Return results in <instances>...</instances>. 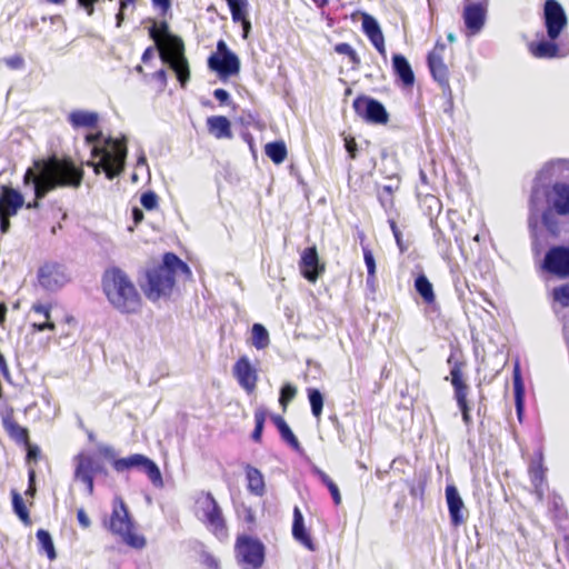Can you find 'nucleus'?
I'll use <instances>...</instances> for the list:
<instances>
[{"instance_id":"nucleus-6","label":"nucleus","mask_w":569,"mask_h":569,"mask_svg":"<svg viewBox=\"0 0 569 569\" xmlns=\"http://www.w3.org/2000/svg\"><path fill=\"white\" fill-rule=\"evenodd\" d=\"M102 525L127 547L134 550H142L147 547V538L140 532L138 523L121 496L113 497L111 512L102 520Z\"/></svg>"},{"instance_id":"nucleus-28","label":"nucleus","mask_w":569,"mask_h":569,"mask_svg":"<svg viewBox=\"0 0 569 569\" xmlns=\"http://www.w3.org/2000/svg\"><path fill=\"white\" fill-rule=\"evenodd\" d=\"M226 2L230 9L232 21L242 26V38L248 39L251 30V22L248 17V0H226Z\"/></svg>"},{"instance_id":"nucleus-58","label":"nucleus","mask_w":569,"mask_h":569,"mask_svg":"<svg viewBox=\"0 0 569 569\" xmlns=\"http://www.w3.org/2000/svg\"><path fill=\"white\" fill-rule=\"evenodd\" d=\"M12 214L0 213V230L1 232H7L10 227V218Z\"/></svg>"},{"instance_id":"nucleus-53","label":"nucleus","mask_w":569,"mask_h":569,"mask_svg":"<svg viewBox=\"0 0 569 569\" xmlns=\"http://www.w3.org/2000/svg\"><path fill=\"white\" fill-rule=\"evenodd\" d=\"M3 62L12 70L22 69L24 66L22 57L18 54L3 59Z\"/></svg>"},{"instance_id":"nucleus-52","label":"nucleus","mask_w":569,"mask_h":569,"mask_svg":"<svg viewBox=\"0 0 569 569\" xmlns=\"http://www.w3.org/2000/svg\"><path fill=\"white\" fill-rule=\"evenodd\" d=\"M343 140H345V148H346L350 159H356L357 150H358L356 139L351 136H346Z\"/></svg>"},{"instance_id":"nucleus-4","label":"nucleus","mask_w":569,"mask_h":569,"mask_svg":"<svg viewBox=\"0 0 569 569\" xmlns=\"http://www.w3.org/2000/svg\"><path fill=\"white\" fill-rule=\"evenodd\" d=\"M101 289L111 307L120 313L131 315L140 311L141 295L131 278L121 268L109 267L103 271Z\"/></svg>"},{"instance_id":"nucleus-20","label":"nucleus","mask_w":569,"mask_h":569,"mask_svg":"<svg viewBox=\"0 0 569 569\" xmlns=\"http://www.w3.org/2000/svg\"><path fill=\"white\" fill-rule=\"evenodd\" d=\"M487 16L486 2H469L467 1L463 7L462 18L470 36L480 32L485 26Z\"/></svg>"},{"instance_id":"nucleus-22","label":"nucleus","mask_w":569,"mask_h":569,"mask_svg":"<svg viewBox=\"0 0 569 569\" xmlns=\"http://www.w3.org/2000/svg\"><path fill=\"white\" fill-rule=\"evenodd\" d=\"M549 210H553L559 216L569 214V184L566 182H556L547 194Z\"/></svg>"},{"instance_id":"nucleus-14","label":"nucleus","mask_w":569,"mask_h":569,"mask_svg":"<svg viewBox=\"0 0 569 569\" xmlns=\"http://www.w3.org/2000/svg\"><path fill=\"white\" fill-rule=\"evenodd\" d=\"M352 108L368 123L387 124L389 121V113L385 106L371 97L358 96L352 102Z\"/></svg>"},{"instance_id":"nucleus-27","label":"nucleus","mask_w":569,"mask_h":569,"mask_svg":"<svg viewBox=\"0 0 569 569\" xmlns=\"http://www.w3.org/2000/svg\"><path fill=\"white\" fill-rule=\"evenodd\" d=\"M292 537L309 551H315L317 549L310 532L305 526L302 512L297 506L293 508Z\"/></svg>"},{"instance_id":"nucleus-61","label":"nucleus","mask_w":569,"mask_h":569,"mask_svg":"<svg viewBox=\"0 0 569 569\" xmlns=\"http://www.w3.org/2000/svg\"><path fill=\"white\" fill-rule=\"evenodd\" d=\"M154 49H157V47H156V46H154V47H148V48L143 51L142 57H141L142 62L147 63V62H149V61L153 58V56H154Z\"/></svg>"},{"instance_id":"nucleus-64","label":"nucleus","mask_w":569,"mask_h":569,"mask_svg":"<svg viewBox=\"0 0 569 569\" xmlns=\"http://www.w3.org/2000/svg\"><path fill=\"white\" fill-rule=\"evenodd\" d=\"M153 78L158 81L166 83L167 82V71L164 69H159L153 73Z\"/></svg>"},{"instance_id":"nucleus-3","label":"nucleus","mask_w":569,"mask_h":569,"mask_svg":"<svg viewBox=\"0 0 569 569\" xmlns=\"http://www.w3.org/2000/svg\"><path fill=\"white\" fill-rule=\"evenodd\" d=\"M83 177L82 167L76 166L71 158L52 156L38 160V200L58 188H79Z\"/></svg>"},{"instance_id":"nucleus-1","label":"nucleus","mask_w":569,"mask_h":569,"mask_svg":"<svg viewBox=\"0 0 569 569\" xmlns=\"http://www.w3.org/2000/svg\"><path fill=\"white\" fill-rule=\"evenodd\" d=\"M542 19L548 39L528 43L529 53L537 59L550 60L566 57L569 53V47L557 42L569 22L563 7L557 0H546Z\"/></svg>"},{"instance_id":"nucleus-15","label":"nucleus","mask_w":569,"mask_h":569,"mask_svg":"<svg viewBox=\"0 0 569 569\" xmlns=\"http://www.w3.org/2000/svg\"><path fill=\"white\" fill-rule=\"evenodd\" d=\"M542 269L558 279H569V246L550 247L542 260Z\"/></svg>"},{"instance_id":"nucleus-39","label":"nucleus","mask_w":569,"mask_h":569,"mask_svg":"<svg viewBox=\"0 0 569 569\" xmlns=\"http://www.w3.org/2000/svg\"><path fill=\"white\" fill-rule=\"evenodd\" d=\"M12 496V507L16 515L19 517V519L26 525L31 526L32 520L29 515L28 507L21 497V495L17 490H11Z\"/></svg>"},{"instance_id":"nucleus-35","label":"nucleus","mask_w":569,"mask_h":569,"mask_svg":"<svg viewBox=\"0 0 569 569\" xmlns=\"http://www.w3.org/2000/svg\"><path fill=\"white\" fill-rule=\"evenodd\" d=\"M266 156L274 163H282L288 156V150L283 141H273L264 146Z\"/></svg>"},{"instance_id":"nucleus-2","label":"nucleus","mask_w":569,"mask_h":569,"mask_svg":"<svg viewBox=\"0 0 569 569\" xmlns=\"http://www.w3.org/2000/svg\"><path fill=\"white\" fill-rule=\"evenodd\" d=\"M101 140V131L84 137L87 144H93L92 160L87 161L86 164L91 167L96 174L103 172L109 180H112L124 171L128 154L127 139L107 137L102 146H97Z\"/></svg>"},{"instance_id":"nucleus-17","label":"nucleus","mask_w":569,"mask_h":569,"mask_svg":"<svg viewBox=\"0 0 569 569\" xmlns=\"http://www.w3.org/2000/svg\"><path fill=\"white\" fill-rule=\"evenodd\" d=\"M299 270L305 279L315 283L326 271L325 262L320 261L316 246L307 247L300 254Z\"/></svg>"},{"instance_id":"nucleus-24","label":"nucleus","mask_w":569,"mask_h":569,"mask_svg":"<svg viewBox=\"0 0 569 569\" xmlns=\"http://www.w3.org/2000/svg\"><path fill=\"white\" fill-rule=\"evenodd\" d=\"M362 30L376 50L385 58L387 54L385 37L378 21L370 14H362Z\"/></svg>"},{"instance_id":"nucleus-29","label":"nucleus","mask_w":569,"mask_h":569,"mask_svg":"<svg viewBox=\"0 0 569 569\" xmlns=\"http://www.w3.org/2000/svg\"><path fill=\"white\" fill-rule=\"evenodd\" d=\"M243 470L248 492L256 497H263L267 492V486L263 473L258 468L249 463L244 465Z\"/></svg>"},{"instance_id":"nucleus-54","label":"nucleus","mask_w":569,"mask_h":569,"mask_svg":"<svg viewBox=\"0 0 569 569\" xmlns=\"http://www.w3.org/2000/svg\"><path fill=\"white\" fill-rule=\"evenodd\" d=\"M243 520L249 526V529L256 526V513L251 507L243 508Z\"/></svg>"},{"instance_id":"nucleus-37","label":"nucleus","mask_w":569,"mask_h":569,"mask_svg":"<svg viewBox=\"0 0 569 569\" xmlns=\"http://www.w3.org/2000/svg\"><path fill=\"white\" fill-rule=\"evenodd\" d=\"M549 512L556 525L567 520L568 512L560 496L553 495L549 500Z\"/></svg>"},{"instance_id":"nucleus-9","label":"nucleus","mask_w":569,"mask_h":569,"mask_svg":"<svg viewBox=\"0 0 569 569\" xmlns=\"http://www.w3.org/2000/svg\"><path fill=\"white\" fill-rule=\"evenodd\" d=\"M196 517L219 540L228 538V525L222 509L210 491H200L194 498Z\"/></svg>"},{"instance_id":"nucleus-51","label":"nucleus","mask_w":569,"mask_h":569,"mask_svg":"<svg viewBox=\"0 0 569 569\" xmlns=\"http://www.w3.org/2000/svg\"><path fill=\"white\" fill-rule=\"evenodd\" d=\"M199 562L204 569H220L219 560L206 550L201 551Z\"/></svg>"},{"instance_id":"nucleus-34","label":"nucleus","mask_w":569,"mask_h":569,"mask_svg":"<svg viewBox=\"0 0 569 569\" xmlns=\"http://www.w3.org/2000/svg\"><path fill=\"white\" fill-rule=\"evenodd\" d=\"M415 289L427 305H433L436 302V295L432 283L429 281L426 274L421 273L416 278Z\"/></svg>"},{"instance_id":"nucleus-41","label":"nucleus","mask_w":569,"mask_h":569,"mask_svg":"<svg viewBox=\"0 0 569 569\" xmlns=\"http://www.w3.org/2000/svg\"><path fill=\"white\" fill-rule=\"evenodd\" d=\"M513 391H515V402L516 410L519 421L522 420L523 409H525V389L520 378L518 370L515 372L513 378Z\"/></svg>"},{"instance_id":"nucleus-59","label":"nucleus","mask_w":569,"mask_h":569,"mask_svg":"<svg viewBox=\"0 0 569 569\" xmlns=\"http://www.w3.org/2000/svg\"><path fill=\"white\" fill-rule=\"evenodd\" d=\"M152 4L159 8L162 12H167L171 7V0H151Z\"/></svg>"},{"instance_id":"nucleus-26","label":"nucleus","mask_w":569,"mask_h":569,"mask_svg":"<svg viewBox=\"0 0 569 569\" xmlns=\"http://www.w3.org/2000/svg\"><path fill=\"white\" fill-rule=\"evenodd\" d=\"M446 498L451 525L455 527L462 525L466 520L463 515L465 505L455 486L446 488Z\"/></svg>"},{"instance_id":"nucleus-63","label":"nucleus","mask_w":569,"mask_h":569,"mask_svg":"<svg viewBox=\"0 0 569 569\" xmlns=\"http://www.w3.org/2000/svg\"><path fill=\"white\" fill-rule=\"evenodd\" d=\"M393 237H395L396 243H397L400 252H405L407 250V246H405V243L402 241V233L396 232V234H393Z\"/></svg>"},{"instance_id":"nucleus-57","label":"nucleus","mask_w":569,"mask_h":569,"mask_svg":"<svg viewBox=\"0 0 569 569\" xmlns=\"http://www.w3.org/2000/svg\"><path fill=\"white\" fill-rule=\"evenodd\" d=\"M36 492V470L30 468L29 469V487L26 491V495L33 496Z\"/></svg>"},{"instance_id":"nucleus-8","label":"nucleus","mask_w":569,"mask_h":569,"mask_svg":"<svg viewBox=\"0 0 569 569\" xmlns=\"http://www.w3.org/2000/svg\"><path fill=\"white\" fill-rule=\"evenodd\" d=\"M447 363L450 367V376L446 380H449L452 386L453 398L461 412L463 423L470 426L472 423L471 406L468 399L470 386L467 381V359L463 351L458 347H452Z\"/></svg>"},{"instance_id":"nucleus-12","label":"nucleus","mask_w":569,"mask_h":569,"mask_svg":"<svg viewBox=\"0 0 569 569\" xmlns=\"http://www.w3.org/2000/svg\"><path fill=\"white\" fill-rule=\"evenodd\" d=\"M112 467L117 472H123L130 469L142 470L154 487H162L163 479L158 465L141 453H133L126 458L113 459Z\"/></svg>"},{"instance_id":"nucleus-5","label":"nucleus","mask_w":569,"mask_h":569,"mask_svg":"<svg viewBox=\"0 0 569 569\" xmlns=\"http://www.w3.org/2000/svg\"><path fill=\"white\" fill-rule=\"evenodd\" d=\"M149 37L156 43L161 61L170 67L180 86L184 88L190 80V68L182 39L170 32L167 21H153L149 28Z\"/></svg>"},{"instance_id":"nucleus-43","label":"nucleus","mask_w":569,"mask_h":569,"mask_svg":"<svg viewBox=\"0 0 569 569\" xmlns=\"http://www.w3.org/2000/svg\"><path fill=\"white\" fill-rule=\"evenodd\" d=\"M38 542L41 547V550L46 552L48 559L50 561L56 560L57 552L53 545V540L47 530L38 529Z\"/></svg>"},{"instance_id":"nucleus-50","label":"nucleus","mask_w":569,"mask_h":569,"mask_svg":"<svg viewBox=\"0 0 569 569\" xmlns=\"http://www.w3.org/2000/svg\"><path fill=\"white\" fill-rule=\"evenodd\" d=\"M140 202L146 210H156L159 206V197L154 191L149 190L141 194Z\"/></svg>"},{"instance_id":"nucleus-45","label":"nucleus","mask_w":569,"mask_h":569,"mask_svg":"<svg viewBox=\"0 0 569 569\" xmlns=\"http://www.w3.org/2000/svg\"><path fill=\"white\" fill-rule=\"evenodd\" d=\"M267 418V411L263 408H258L254 411V429L251 433V439L260 443L262 440V432L264 427V421Z\"/></svg>"},{"instance_id":"nucleus-30","label":"nucleus","mask_w":569,"mask_h":569,"mask_svg":"<svg viewBox=\"0 0 569 569\" xmlns=\"http://www.w3.org/2000/svg\"><path fill=\"white\" fill-rule=\"evenodd\" d=\"M392 70L395 76L405 87H412L415 83L413 70L407 58L400 53L392 56Z\"/></svg>"},{"instance_id":"nucleus-36","label":"nucleus","mask_w":569,"mask_h":569,"mask_svg":"<svg viewBox=\"0 0 569 569\" xmlns=\"http://www.w3.org/2000/svg\"><path fill=\"white\" fill-rule=\"evenodd\" d=\"M365 234L360 233V243L363 253V260L367 267V283L373 284L376 282V261L372 253V250L368 244L363 243Z\"/></svg>"},{"instance_id":"nucleus-18","label":"nucleus","mask_w":569,"mask_h":569,"mask_svg":"<svg viewBox=\"0 0 569 569\" xmlns=\"http://www.w3.org/2000/svg\"><path fill=\"white\" fill-rule=\"evenodd\" d=\"M69 280L66 268L58 262H46L38 270V281L48 290L60 289Z\"/></svg>"},{"instance_id":"nucleus-21","label":"nucleus","mask_w":569,"mask_h":569,"mask_svg":"<svg viewBox=\"0 0 569 569\" xmlns=\"http://www.w3.org/2000/svg\"><path fill=\"white\" fill-rule=\"evenodd\" d=\"M546 472L547 468L543 462V453L541 450H538L535 452V456L529 463L528 473L533 491L539 500L543 498L545 493V486L547 483Z\"/></svg>"},{"instance_id":"nucleus-47","label":"nucleus","mask_w":569,"mask_h":569,"mask_svg":"<svg viewBox=\"0 0 569 569\" xmlns=\"http://www.w3.org/2000/svg\"><path fill=\"white\" fill-rule=\"evenodd\" d=\"M555 302L559 303L562 308L569 307V283H563L555 287L551 291Z\"/></svg>"},{"instance_id":"nucleus-55","label":"nucleus","mask_w":569,"mask_h":569,"mask_svg":"<svg viewBox=\"0 0 569 569\" xmlns=\"http://www.w3.org/2000/svg\"><path fill=\"white\" fill-rule=\"evenodd\" d=\"M213 97L220 102V104L230 103V94L227 90L218 88L213 91Z\"/></svg>"},{"instance_id":"nucleus-33","label":"nucleus","mask_w":569,"mask_h":569,"mask_svg":"<svg viewBox=\"0 0 569 569\" xmlns=\"http://www.w3.org/2000/svg\"><path fill=\"white\" fill-rule=\"evenodd\" d=\"M272 422L277 427L281 439L288 443L292 449L299 450L300 449V442L296 435L292 432L289 425L286 422V420L278 415H274L271 417Z\"/></svg>"},{"instance_id":"nucleus-38","label":"nucleus","mask_w":569,"mask_h":569,"mask_svg":"<svg viewBox=\"0 0 569 569\" xmlns=\"http://www.w3.org/2000/svg\"><path fill=\"white\" fill-rule=\"evenodd\" d=\"M60 312L59 307H42L38 305V313L42 315L44 317V321L38 322L37 329L38 331H42L44 329H54V326L57 323L58 317L57 313Z\"/></svg>"},{"instance_id":"nucleus-16","label":"nucleus","mask_w":569,"mask_h":569,"mask_svg":"<svg viewBox=\"0 0 569 569\" xmlns=\"http://www.w3.org/2000/svg\"><path fill=\"white\" fill-rule=\"evenodd\" d=\"M445 50V43L437 41L433 49L428 53L427 62L432 78L439 83L445 92H450L449 69L443 62Z\"/></svg>"},{"instance_id":"nucleus-32","label":"nucleus","mask_w":569,"mask_h":569,"mask_svg":"<svg viewBox=\"0 0 569 569\" xmlns=\"http://www.w3.org/2000/svg\"><path fill=\"white\" fill-rule=\"evenodd\" d=\"M68 121L74 129L88 128L93 129L98 127L99 116L93 111L74 110L69 113Z\"/></svg>"},{"instance_id":"nucleus-23","label":"nucleus","mask_w":569,"mask_h":569,"mask_svg":"<svg viewBox=\"0 0 569 569\" xmlns=\"http://www.w3.org/2000/svg\"><path fill=\"white\" fill-rule=\"evenodd\" d=\"M3 425L10 438L27 449L28 461L36 459V447L30 442L29 430L10 419H6Z\"/></svg>"},{"instance_id":"nucleus-7","label":"nucleus","mask_w":569,"mask_h":569,"mask_svg":"<svg viewBox=\"0 0 569 569\" xmlns=\"http://www.w3.org/2000/svg\"><path fill=\"white\" fill-rule=\"evenodd\" d=\"M178 273L191 277V270L184 261L173 252H166L162 263L147 272V297L150 300H158L160 297L169 296Z\"/></svg>"},{"instance_id":"nucleus-31","label":"nucleus","mask_w":569,"mask_h":569,"mask_svg":"<svg viewBox=\"0 0 569 569\" xmlns=\"http://www.w3.org/2000/svg\"><path fill=\"white\" fill-rule=\"evenodd\" d=\"M207 128L216 139H231V122L226 116H211L207 118Z\"/></svg>"},{"instance_id":"nucleus-42","label":"nucleus","mask_w":569,"mask_h":569,"mask_svg":"<svg viewBox=\"0 0 569 569\" xmlns=\"http://www.w3.org/2000/svg\"><path fill=\"white\" fill-rule=\"evenodd\" d=\"M307 395L310 402L311 413L317 420H319L323 409V396L316 388H308Z\"/></svg>"},{"instance_id":"nucleus-49","label":"nucleus","mask_w":569,"mask_h":569,"mask_svg":"<svg viewBox=\"0 0 569 569\" xmlns=\"http://www.w3.org/2000/svg\"><path fill=\"white\" fill-rule=\"evenodd\" d=\"M297 396V388L291 383H286L280 390L279 403L282 410L286 411L290 401Z\"/></svg>"},{"instance_id":"nucleus-60","label":"nucleus","mask_w":569,"mask_h":569,"mask_svg":"<svg viewBox=\"0 0 569 569\" xmlns=\"http://www.w3.org/2000/svg\"><path fill=\"white\" fill-rule=\"evenodd\" d=\"M24 179L28 183H33L36 186V161H33L32 167L27 170Z\"/></svg>"},{"instance_id":"nucleus-25","label":"nucleus","mask_w":569,"mask_h":569,"mask_svg":"<svg viewBox=\"0 0 569 569\" xmlns=\"http://www.w3.org/2000/svg\"><path fill=\"white\" fill-rule=\"evenodd\" d=\"M23 203L24 199L21 192L10 186L0 187V213L14 216Z\"/></svg>"},{"instance_id":"nucleus-19","label":"nucleus","mask_w":569,"mask_h":569,"mask_svg":"<svg viewBox=\"0 0 569 569\" xmlns=\"http://www.w3.org/2000/svg\"><path fill=\"white\" fill-rule=\"evenodd\" d=\"M232 373L240 387L243 388L247 393L251 395L254 392L258 382V373L247 356H241L236 361L232 368Z\"/></svg>"},{"instance_id":"nucleus-44","label":"nucleus","mask_w":569,"mask_h":569,"mask_svg":"<svg viewBox=\"0 0 569 569\" xmlns=\"http://www.w3.org/2000/svg\"><path fill=\"white\" fill-rule=\"evenodd\" d=\"M333 50L338 54L346 56L351 63L352 69H358L361 64L360 56L357 53V51L347 42H340L337 43L333 47Z\"/></svg>"},{"instance_id":"nucleus-48","label":"nucleus","mask_w":569,"mask_h":569,"mask_svg":"<svg viewBox=\"0 0 569 569\" xmlns=\"http://www.w3.org/2000/svg\"><path fill=\"white\" fill-rule=\"evenodd\" d=\"M553 210H545L541 217L543 227L548 230L552 236H558L560 228L557 219L553 217Z\"/></svg>"},{"instance_id":"nucleus-62","label":"nucleus","mask_w":569,"mask_h":569,"mask_svg":"<svg viewBox=\"0 0 569 569\" xmlns=\"http://www.w3.org/2000/svg\"><path fill=\"white\" fill-rule=\"evenodd\" d=\"M132 218H133L134 224H139L144 218L142 210L137 207L133 208L132 209Z\"/></svg>"},{"instance_id":"nucleus-56","label":"nucleus","mask_w":569,"mask_h":569,"mask_svg":"<svg viewBox=\"0 0 569 569\" xmlns=\"http://www.w3.org/2000/svg\"><path fill=\"white\" fill-rule=\"evenodd\" d=\"M77 519L81 528L88 529L91 526L90 518L86 513L83 508L78 509Z\"/></svg>"},{"instance_id":"nucleus-13","label":"nucleus","mask_w":569,"mask_h":569,"mask_svg":"<svg viewBox=\"0 0 569 569\" xmlns=\"http://www.w3.org/2000/svg\"><path fill=\"white\" fill-rule=\"evenodd\" d=\"M208 67L224 80L240 71V60L227 46L224 40L217 42V51L208 58Z\"/></svg>"},{"instance_id":"nucleus-11","label":"nucleus","mask_w":569,"mask_h":569,"mask_svg":"<svg viewBox=\"0 0 569 569\" xmlns=\"http://www.w3.org/2000/svg\"><path fill=\"white\" fill-rule=\"evenodd\" d=\"M74 471L73 478L84 485L87 493L92 496L94 492V476H107L106 467L87 452H79L73 457Z\"/></svg>"},{"instance_id":"nucleus-10","label":"nucleus","mask_w":569,"mask_h":569,"mask_svg":"<svg viewBox=\"0 0 569 569\" xmlns=\"http://www.w3.org/2000/svg\"><path fill=\"white\" fill-rule=\"evenodd\" d=\"M234 555L242 569H260L264 563L266 547L258 538L239 535L234 543Z\"/></svg>"},{"instance_id":"nucleus-40","label":"nucleus","mask_w":569,"mask_h":569,"mask_svg":"<svg viewBox=\"0 0 569 569\" xmlns=\"http://www.w3.org/2000/svg\"><path fill=\"white\" fill-rule=\"evenodd\" d=\"M313 473L319 478L321 483L328 488V490L332 497L333 503L336 506H340L342 499H341L339 488L335 483V481L323 470H321L319 468H315Z\"/></svg>"},{"instance_id":"nucleus-46","label":"nucleus","mask_w":569,"mask_h":569,"mask_svg":"<svg viewBox=\"0 0 569 569\" xmlns=\"http://www.w3.org/2000/svg\"><path fill=\"white\" fill-rule=\"evenodd\" d=\"M252 343L259 350L264 349L269 345V333L260 323L252 326Z\"/></svg>"}]
</instances>
